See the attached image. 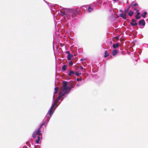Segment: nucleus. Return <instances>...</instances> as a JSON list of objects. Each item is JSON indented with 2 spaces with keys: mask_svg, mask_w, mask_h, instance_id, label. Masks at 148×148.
<instances>
[{
  "mask_svg": "<svg viewBox=\"0 0 148 148\" xmlns=\"http://www.w3.org/2000/svg\"><path fill=\"white\" fill-rule=\"evenodd\" d=\"M147 14V13L146 12H144L143 14H142L141 15L144 18H145Z\"/></svg>",
  "mask_w": 148,
  "mask_h": 148,
  "instance_id": "obj_13",
  "label": "nucleus"
},
{
  "mask_svg": "<svg viewBox=\"0 0 148 148\" xmlns=\"http://www.w3.org/2000/svg\"><path fill=\"white\" fill-rule=\"evenodd\" d=\"M67 82L65 81L63 82V86L60 90V92L64 91L67 88Z\"/></svg>",
  "mask_w": 148,
  "mask_h": 148,
  "instance_id": "obj_5",
  "label": "nucleus"
},
{
  "mask_svg": "<svg viewBox=\"0 0 148 148\" xmlns=\"http://www.w3.org/2000/svg\"><path fill=\"white\" fill-rule=\"evenodd\" d=\"M73 88V86L71 87L70 86H68L67 87V88L64 91H61L59 92V97L58 99H59L62 97L64 96L66 93H69L70 91V90Z\"/></svg>",
  "mask_w": 148,
  "mask_h": 148,
  "instance_id": "obj_3",
  "label": "nucleus"
},
{
  "mask_svg": "<svg viewBox=\"0 0 148 148\" xmlns=\"http://www.w3.org/2000/svg\"><path fill=\"white\" fill-rule=\"evenodd\" d=\"M77 86H80V84H77Z\"/></svg>",
  "mask_w": 148,
  "mask_h": 148,
  "instance_id": "obj_32",
  "label": "nucleus"
},
{
  "mask_svg": "<svg viewBox=\"0 0 148 148\" xmlns=\"http://www.w3.org/2000/svg\"><path fill=\"white\" fill-rule=\"evenodd\" d=\"M58 100V99H56V100H54V101L53 104H52V106H51V107H52V108H53V107L56 105Z\"/></svg>",
  "mask_w": 148,
  "mask_h": 148,
  "instance_id": "obj_10",
  "label": "nucleus"
},
{
  "mask_svg": "<svg viewBox=\"0 0 148 148\" xmlns=\"http://www.w3.org/2000/svg\"><path fill=\"white\" fill-rule=\"evenodd\" d=\"M45 124V123L44 122H43V123H41L40 125V127H39V128L40 129H41V127H42V126L44 125Z\"/></svg>",
  "mask_w": 148,
  "mask_h": 148,
  "instance_id": "obj_20",
  "label": "nucleus"
},
{
  "mask_svg": "<svg viewBox=\"0 0 148 148\" xmlns=\"http://www.w3.org/2000/svg\"><path fill=\"white\" fill-rule=\"evenodd\" d=\"M80 68L81 69H83V68L82 66L80 67Z\"/></svg>",
  "mask_w": 148,
  "mask_h": 148,
  "instance_id": "obj_31",
  "label": "nucleus"
},
{
  "mask_svg": "<svg viewBox=\"0 0 148 148\" xmlns=\"http://www.w3.org/2000/svg\"><path fill=\"white\" fill-rule=\"evenodd\" d=\"M134 13V12L131 11H130L128 13V15L130 16H132Z\"/></svg>",
  "mask_w": 148,
  "mask_h": 148,
  "instance_id": "obj_18",
  "label": "nucleus"
},
{
  "mask_svg": "<svg viewBox=\"0 0 148 148\" xmlns=\"http://www.w3.org/2000/svg\"><path fill=\"white\" fill-rule=\"evenodd\" d=\"M73 55H71V54H70V55H68L67 57V59L68 60H71V58L73 57Z\"/></svg>",
  "mask_w": 148,
  "mask_h": 148,
  "instance_id": "obj_12",
  "label": "nucleus"
},
{
  "mask_svg": "<svg viewBox=\"0 0 148 148\" xmlns=\"http://www.w3.org/2000/svg\"><path fill=\"white\" fill-rule=\"evenodd\" d=\"M140 14V12H138L137 14H136V15H139Z\"/></svg>",
  "mask_w": 148,
  "mask_h": 148,
  "instance_id": "obj_28",
  "label": "nucleus"
},
{
  "mask_svg": "<svg viewBox=\"0 0 148 148\" xmlns=\"http://www.w3.org/2000/svg\"><path fill=\"white\" fill-rule=\"evenodd\" d=\"M81 74L82 73H79V72L77 71L75 73V75L77 76L80 75H81Z\"/></svg>",
  "mask_w": 148,
  "mask_h": 148,
  "instance_id": "obj_22",
  "label": "nucleus"
},
{
  "mask_svg": "<svg viewBox=\"0 0 148 148\" xmlns=\"http://www.w3.org/2000/svg\"><path fill=\"white\" fill-rule=\"evenodd\" d=\"M55 91L54 92V94H55L57 93L58 92V87H56L55 88Z\"/></svg>",
  "mask_w": 148,
  "mask_h": 148,
  "instance_id": "obj_16",
  "label": "nucleus"
},
{
  "mask_svg": "<svg viewBox=\"0 0 148 148\" xmlns=\"http://www.w3.org/2000/svg\"><path fill=\"white\" fill-rule=\"evenodd\" d=\"M76 80L77 81H81L82 80V79L81 78H77V79Z\"/></svg>",
  "mask_w": 148,
  "mask_h": 148,
  "instance_id": "obj_25",
  "label": "nucleus"
},
{
  "mask_svg": "<svg viewBox=\"0 0 148 148\" xmlns=\"http://www.w3.org/2000/svg\"><path fill=\"white\" fill-rule=\"evenodd\" d=\"M137 5V3H135V4H134L133 5V6H136V5Z\"/></svg>",
  "mask_w": 148,
  "mask_h": 148,
  "instance_id": "obj_30",
  "label": "nucleus"
},
{
  "mask_svg": "<svg viewBox=\"0 0 148 148\" xmlns=\"http://www.w3.org/2000/svg\"><path fill=\"white\" fill-rule=\"evenodd\" d=\"M67 12L70 13V15H71L72 18H73L77 16V15L78 14L77 10L74 9H71L64 8L63 12H62V11H61V12H62L63 15H67L68 14Z\"/></svg>",
  "mask_w": 148,
  "mask_h": 148,
  "instance_id": "obj_1",
  "label": "nucleus"
},
{
  "mask_svg": "<svg viewBox=\"0 0 148 148\" xmlns=\"http://www.w3.org/2000/svg\"><path fill=\"white\" fill-rule=\"evenodd\" d=\"M135 17L137 19H138L140 18L141 17L139 15H136Z\"/></svg>",
  "mask_w": 148,
  "mask_h": 148,
  "instance_id": "obj_19",
  "label": "nucleus"
},
{
  "mask_svg": "<svg viewBox=\"0 0 148 148\" xmlns=\"http://www.w3.org/2000/svg\"><path fill=\"white\" fill-rule=\"evenodd\" d=\"M40 129L38 128L37 131L34 132L33 134V137L34 138H35L36 137L37 138V140H36L35 142L36 143H38L40 140V137L39 136L42 134L40 132Z\"/></svg>",
  "mask_w": 148,
  "mask_h": 148,
  "instance_id": "obj_2",
  "label": "nucleus"
},
{
  "mask_svg": "<svg viewBox=\"0 0 148 148\" xmlns=\"http://www.w3.org/2000/svg\"><path fill=\"white\" fill-rule=\"evenodd\" d=\"M119 45L118 43H117L116 44H114L113 45V47L114 48L116 49L117 48V47H119Z\"/></svg>",
  "mask_w": 148,
  "mask_h": 148,
  "instance_id": "obj_14",
  "label": "nucleus"
},
{
  "mask_svg": "<svg viewBox=\"0 0 148 148\" xmlns=\"http://www.w3.org/2000/svg\"><path fill=\"white\" fill-rule=\"evenodd\" d=\"M83 60L82 59H81V60H81V61H83Z\"/></svg>",
  "mask_w": 148,
  "mask_h": 148,
  "instance_id": "obj_33",
  "label": "nucleus"
},
{
  "mask_svg": "<svg viewBox=\"0 0 148 148\" xmlns=\"http://www.w3.org/2000/svg\"><path fill=\"white\" fill-rule=\"evenodd\" d=\"M66 53L68 54V55H70V54H70V53L69 51H66Z\"/></svg>",
  "mask_w": 148,
  "mask_h": 148,
  "instance_id": "obj_27",
  "label": "nucleus"
},
{
  "mask_svg": "<svg viewBox=\"0 0 148 148\" xmlns=\"http://www.w3.org/2000/svg\"><path fill=\"white\" fill-rule=\"evenodd\" d=\"M70 86L71 87L73 86V88L74 86V84L73 83H71Z\"/></svg>",
  "mask_w": 148,
  "mask_h": 148,
  "instance_id": "obj_23",
  "label": "nucleus"
},
{
  "mask_svg": "<svg viewBox=\"0 0 148 148\" xmlns=\"http://www.w3.org/2000/svg\"><path fill=\"white\" fill-rule=\"evenodd\" d=\"M119 36H116V37H115V38L117 40H118L119 39Z\"/></svg>",
  "mask_w": 148,
  "mask_h": 148,
  "instance_id": "obj_29",
  "label": "nucleus"
},
{
  "mask_svg": "<svg viewBox=\"0 0 148 148\" xmlns=\"http://www.w3.org/2000/svg\"><path fill=\"white\" fill-rule=\"evenodd\" d=\"M67 65H64L62 68V70L64 71H66L67 69Z\"/></svg>",
  "mask_w": 148,
  "mask_h": 148,
  "instance_id": "obj_11",
  "label": "nucleus"
},
{
  "mask_svg": "<svg viewBox=\"0 0 148 148\" xmlns=\"http://www.w3.org/2000/svg\"><path fill=\"white\" fill-rule=\"evenodd\" d=\"M138 23L139 25H142L143 26H145V22L144 19L139 21Z\"/></svg>",
  "mask_w": 148,
  "mask_h": 148,
  "instance_id": "obj_6",
  "label": "nucleus"
},
{
  "mask_svg": "<svg viewBox=\"0 0 148 148\" xmlns=\"http://www.w3.org/2000/svg\"><path fill=\"white\" fill-rule=\"evenodd\" d=\"M118 53V51L116 50H114L112 52V55L115 56Z\"/></svg>",
  "mask_w": 148,
  "mask_h": 148,
  "instance_id": "obj_9",
  "label": "nucleus"
},
{
  "mask_svg": "<svg viewBox=\"0 0 148 148\" xmlns=\"http://www.w3.org/2000/svg\"><path fill=\"white\" fill-rule=\"evenodd\" d=\"M128 9L125 11L124 12H123L121 14H120V16L123 18L124 19H126V16L127 15V14L128 13Z\"/></svg>",
  "mask_w": 148,
  "mask_h": 148,
  "instance_id": "obj_4",
  "label": "nucleus"
},
{
  "mask_svg": "<svg viewBox=\"0 0 148 148\" xmlns=\"http://www.w3.org/2000/svg\"><path fill=\"white\" fill-rule=\"evenodd\" d=\"M104 54V57L105 58L109 56V54L108 53V52L107 51H105Z\"/></svg>",
  "mask_w": 148,
  "mask_h": 148,
  "instance_id": "obj_15",
  "label": "nucleus"
},
{
  "mask_svg": "<svg viewBox=\"0 0 148 148\" xmlns=\"http://www.w3.org/2000/svg\"><path fill=\"white\" fill-rule=\"evenodd\" d=\"M132 22L133 23H135V22H136V21L135 19H132Z\"/></svg>",
  "mask_w": 148,
  "mask_h": 148,
  "instance_id": "obj_24",
  "label": "nucleus"
},
{
  "mask_svg": "<svg viewBox=\"0 0 148 148\" xmlns=\"http://www.w3.org/2000/svg\"><path fill=\"white\" fill-rule=\"evenodd\" d=\"M92 10V9L91 8L90 6L88 7V11L89 12H91Z\"/></svg>",
  "mask_w": 148,
  "mask_h": 148,
  "instance_id": "obj_21",
  "label": "nucleus"
},
{
  "mask_svg": "<svg viewBox=\"0 0 148 148\" xmlns=\"http://www.w3.org/2000/svg\"><path fill=\"white\" fill-rule=\"evenodd\" d=\"M75 74V72L71 70L69 71L68 76L70 77H72L73 75Z\"/></svg>",
  "mask_w": 148,
  "mask_h": 148,
  "instance_id": "obj_7",
  "label": "nucleus"
},
{
  "mask_svg": "<svg viewBox=\"0 0 148 148\" xmlns=\"http://www.w3.org/2000/svg\"><path fill=\"white\" fill-rule=\"evenodd\" d=\"M53 108H52V107H51L47 114V115L49 116L50 117L53 114V112H52Z\"/></svg>",
  "mask_w": 148,
  "mask_h": 148,
  "instance_id": "obj_8",
  "label": "nucleus"
},
{
  "mask_svg": "<svg viewBox=\"0 0 148 148\" xmlns=\"http://www.w3.org/2000/svg\"><path fill=\"white\" fill-rule=\"evenodd\" d=\"M73 64V63L72 62H69V64L70 65H72Z\"/></svg>",
  "mask_w": 148,
  "mask_h": 148,
  "instance_id": "obj_26",
  "label": "nucleus"
},
{
  "mask_svg": "<svg viewBox=\"0 0 148 148\" xmlns=\"http://www.w3.org/2000/svg\"><path fill=\"white\" fill-rule=\"evenodd\" d=\"M129 8H128L127 9H129Z\"/></svg>",
  "mask_w": 148,
  "mask_h": 148,
  "instance_id": "obj_34",
  "label": "nucleus"
},
{
  "mask_svg": "<svg viewBox=\"0 0 148 148\" xmlns=\"http://www.w3.org/2000/svg\"><path fill=\"white\" fill-rule=\"evenodd\" d=\"M130 24L133 26H135L137 25V23L136 22L133 23L132 22H131L130 23Z\"/></svg>",
  "mask_w": 148,
  "mask_h": 148,
  "instance_id": "obj_17",
  "label": "nucleus"
}]
</instances>
